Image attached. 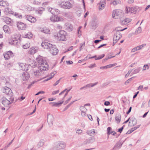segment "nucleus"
Wrapping results in <instances>:
<instances>
[{"instance_id": "obj_1", "label": "nucleus", "mask_w": 150, "mask_h": 150, "mask_svg": "<svg viewBox=\"0 0 150 150\" xmlns=\"http://www.w3.org/2000/svg\"><path fill=\"white\" fill-rule=\"evenodd\" d=\"M41 46L44 49L48 50L52 55H56L58 53V50L56 46L48 42H42Z\"/></svg>"}, {"instance_id": "obj_2", "label": "nucleus", "mask_w": 150, "mask_h": 150, "mask_svg": "<svg viewBox=\"0 0 150 150\" xmlns=\"http://www.w3.org/2000/svg\"><path fill=\"white\" fill-rule=\"evenodd\" d=\"M36 60L38 63L39 69L42 70L48 69V65L45 58L40 56H39L36 58Z\"/></svg>"}, {"instance_id": "obj_3", "label": "nucleus", "mask_w": 150, "mask_h": 150, "mask_svg": "<svg viewBox=\"0 0 150 150\" xmlns=\"http://www.w3.org/2000/svg\"><path fill=\"white\" fill-rule=\"evenodd\" d=\"M66 33L65 31L60 30L58 33H55L54 37L57 41H64L66 40Z\"/></svg>"}, {"instance_id": "obj_4", "label": "nucleus", "mask_w": 150, "mask_h": 150, "mask_svg": "<svg viewBox=\"0 0 150 150\" xmlns=\"http://www.w3.org/2000/svg\"><path fill=\"white\" fill-rule=\"evenodd\" d=\"M126 28H126L123 29L122 30H117L114 33L113 38V44H114L116 43L122 37L121 34L120 33V31H122Z\"/></svg>"}, {"instance_id": "obj_5", "label": "nucleus", "mask_w": 150, "mask_h": 150, "mask_svg": "<svg viewBox=\"0 0 150 150\" xmlns=\"http://www.w3.org/2000/svg\"><path fill=\"white\" fill-rule=\"evenodd\" d=\"M112 16L115 18H120L123 16V13L122 10L116 9L113 11Z\"/></svg>"}, {"instance_id": "obj_6", "label": "nucleus", "mask_w": 150, "mask_h": 150, "mask_svg": "<svg viewBox=\"0 0 150 150\" xmlns=\"http://www.w3.org/2000/svg\"><path fill=\"white\" fill-rule=\"evenodd\" d=\"M60 6L61 7L65 9H69L72 6L71 3L68 1L62 2L60 4Z\"/></svg>"}, {"instance_id": "obj_7", "label": "nucleus", "mask_w": 150, "mask_h": 150, "mask_svg": "<svg viewBox=\"0 0 150 150\" xmlns=\"http://www.w3.org/2000/svg\"><path fill=\"white\" fill-rule=\"evenodd\" d=\"M11 102L5 98H2V104L5 107L8 106V105L11 103L13 102L14 99L13 98H12L11 97Z\"/></svg>"}, {"instance_id": "obj_8", "label": "nucleus", "mask_w": 150, "mask_h": 150, "mask_svg": "<svg viewBox=\"0 0 150 150\" xmlns=\"http://www.w3.org/2000/svg\"><path fill=\"white\" fill-rule=\"evenodd\" d=\"M50 19L52 21L54 22L62 21L63 20V18L56 15H53L51 16Z\"/></svg>"}, {"instance_id": "obj_9", "label": "nucleus", "mask_w": 150, "mask_h": 150, "mask_svg": "<svg viewBox=\"0 0 150 150\" xmlns=\"http://www.w3.org/2000/svg\"><path fill=\"white\" fill-rule=\"evenodd\" d=\"M66 146V143L60 141L56 143V148H57V149L64 148Z\"/></svg>"}, {"instance_id": "obj_10", "label": "nucleus", "mask_w": 150, "mask_h": 150, "mask_svg": "<svg viewBox=\"0 0 150 150\" xmlns=\"http://www.w3.org/2000/svg\"><path fill=\"white\" fill-rule=\"evenodd\" d=\"M54 117L50 114H47V121L50 127H51L53 125V122L54 120Z\"/></svg>"}, {"instance_id": "obj_11", "label": "nucleus", "mask_w": 150, "mask_h": 150, "mask_svg": "<svg viewBox=\"0 0 150 150\" xmlns=\"http://www.w3.org/2000/svg\"><path fill=\"white\" fill-rule=\"evenodd\" d=\"M106 4V0H101L100 2L98 4L99 5L98 8L99 10H103Z\"/></svg>"}, {"instance_id": "obj_12", "label": "nucleus", "mask_w": 150, "mask_h": 150, "mask_svg": "<svg viewBox=\"0 0 150 150\" xmlns=\"http://www.w3.org/2000/svg\"><path fill=\"white\" fill-rule=\"evenodd\" d=\"M2 91L3 93L6 94H9L11 95V97L12 95V92L11 89L5 86L2 89Z\"/></svg>"}, {"instance_id": "obj_13", "label": "nucleus", "mask_w": 150, "mask_h": 150, "mask_svg": "<svg viewBox=\"0 0 150 150\" xmlns=\"http://www.w3.org/2000/svg\"><path fill=\"white\" fill-rule=\"evenodd\" d=\"M25 18L31 23H34L36 21L35 18L31 16L26 15Z\"/></svg>"}, {"instance_id": "obj_14", "label": "nucleus", "mask_w": 150, "mask_h": 150, "mask_svg": "<svg viewBox=\"0 0 150 150\" xmlns=\"http://www.w3.org/2000/svg\"><path fill=\"white\" fill-rule=\"evenodd\" d=\"M26 25L23 23L19 22L17 24V27L19 30H23L25 29Z\"/></svg>"}, {"instance_id": "obj_15", "label": "nucleus", "mask_w": 150, "mask_h": 150, "mask_svg": "<svg viewBox=\"0 0 150 150\" xmlns=\"http://www.w3.org/2000/svg\"><path fill=\"white\" fill-rule=\"evenodd\" d=\"M38 50V48L37 47H33L31 48L30 49L28 52V54H33L36 53Z\"/></svg>"}, {"instance_id": "obj_16", "label": "nucleus", "mask_w": 150, "mask_h": 150, "mask_svg": "<svg viewBox=\"0 0 150 150\" xmlns=\"http://www.w3.org/2000/svg\"><path fill=\"white\" fill-rule=\"evenodd\" d=\"M123 143H121L120 142H117L113 148V150H117L120 149L122 146Z\"/></svg>"}, {"instance_id": "obj_17", "label": "nucleus", "mask_w": 150, "mask_h": 150, "mask_svg": "<svg viewBox=\"0 0 150 150\" xmlns=\"http://www.w3.org/2000/svg\"><path fill=\"white\" fill-rule=\"evenodd\" d=\"M65 26L66 30L69 31H72L73 28V26L69 23H66L65 24Z\"/></svg>"}, {"instance_id": "obj_18", "label": "nucleus", "mask_w": 150, "mask_h": 150, "mask_svg": "<svg viewBox=\"0 0 150 150\" xmlns=\"http://www.w3.org/2000/svg\"><path fill=\"white\" fill-rule=\"evenodd\" d=\"M13 54L12 52L10 51H8L4 54V58L6 59H8L11 57L13 56Z\"/></svg>"}, {"instance_id": "obj_19", "label": "nucleus", "mask_w": 150, "mask_h": 150, "mask_svg": "<svg viewBox=\"0 0 150 150\" xmlns=\"http://www.w3.org/2000/svg\"><path fill=\"white\" fill-rule=\"evenodd\" d=\"M41 70H42L39 69V70H38L34 71V74L35 76L36 77H38L39 76L42 75V73Z\"/></svg>"}, {"instance_id": "obj_20", "label": "nucleus", "mask_w": 150, "mask_h": 150, "mask_svg": "<svg viewBox=\"0 0 150 150\" xmlns=\"http://www.w3.org/2000/svg\"><path fill=\"white\" fill-rule=\"evenodd\" d=\"M96 139L94 137L90 138L87 139L84 142L85 144H87L90 143H92L95 141Z\"/></svg>"}, {"instance_id": "obj_21", "label": "nucleus", "mask_w": 150, "mask_h": 150, "mask_svg": "<svg viewBox=\"0 0 150 150\" xmlns=\"http://www.w3.org/2000/svg\"><path fill=\"white\" fill-rule=\"evenodd\" d=\"M138 7L137 6L129 7V12L131 13H135Z\"/></svg>"}, {"instance_id": "obj_22", "label": "nucleus", "mask_w": 150, "mask_h": 150, "mask_svg": "<svg viewBox=\"0 0 150 150\" xmlns=\"http://www.w3.org/2000/svg\"><path fill=\"white\" fill-rule=\"evenodd\" d=\"M3 29L4 31L6 33H11L10 29L9 27L7 25H4L3 27Z\"/></svg>"}, {"instance_id": "obj_23", "label": "nucleus", "mask_w": 150, "mask_h": 150, "mask_svg": "<svg viewBox=\"0 0 150 150\" xmlns=\"http://www.w3.org/2000/svg\"><path fill=\"white\" fill-rule=\"evenodd\" d=\"M22 76L23 77V81H25L28 79L29 77V75L27 72L23 73Z\"/></svg>"}, {"instance_id": "obj_24", "label": "nucleus", "mask_w": 150, "mask_h": 150, "mask_svg": "<svg viewBox=\"0 0 150 150\" xmlns=\"http://www.w3.org/2000/svg\"><path fill=\"white\" fill-rule=\"evenodd\" d=\"M131 20L128 18H126L123 20H121V23L123 25H126L130 22Z\"/></svg>"}, {"instance_id": "obj_25", "label": "nucleus", "mask_w": 150, "mask_h": 150, "mask_svg": "<svg viewBox=\"0 0 150 150\" xmlns=\"http://www.w3.org/2000/svg\"><path fill=\"white\" fill-rule=\"evenodd\" d=\"M3 21L7 24H9L11 22V19L8 17H5L3 18Z\"/></svg>"}, {"instance_id": "obj_26", "label": "nucleus", "mask_w": 150, "mask_h": 150, "mask_svg": "<svg viewBox=\"0 0 150 150\" xmlns=\"http://www.w3.org/2000/svg\"><path fill=\"white\" fill-rule=\"evenodd\" d=\"M13 42H16V43H17L18 42L17 40H19L20 38V36L19 35H15L13 36Z\"/></svg>"}, {"instance_id": "obj_27", "label": "nucleus", "mask_w": 150, "mask_h": 150, "mask_svg": "<svg viewBox=\"0 0 150 150\" xmlns=\"http://www.w3.org/2000/svg\"><path fill=\"white\" fill-rule=\"evenodd\" d=\"M121 118V116L120 114L119 113L117 114L115 116V120L117 123H119L120 122Z\"/></svg>"}, {"instance_id": "obj_28", "label": "nucleus", "mask_w": 150, "mask_h": 150, "mask_svg": "<svg viewBox=\"0 0 150 150\" xmlns=\"http://www.w3.org/2000/svg\"><path fill=\"white\" fill-rule=\"evenodd\" d=\"M64 102V101H62V102H60V103H52L51 102L49 103V104H52V106L57 107V106H60Z\"/></svg>"}, {"instance_id": "obj_29", "label": "nucleus", "mask_w": 150, "mask_h": 150, "mask_svg": "<svg viewBox=\"0 0 150 150\" xmlns=\"http://www.w3.org/2000/svg\"><path fill=\"white\" fill-rule=\"evenodd\" d=\"M8 3L7 2L4 1L3 0L0 1V6H7Z\"/></svg>"}, {"instance_id": "obj_30", "label": "nucleus", "mask_w": 150, "mask_h": 150, "mask_svg": "<svg viewBox=\"0 0 150 150\" xmlns=\"http://www.w3.org/2000/svg\"><path fill=\"white\" fill-rule=\"evenodd\" d=\"M18 65L20 69L23 70H25V64L24 63H19Z\"/></svg>"}, {"instance_id": "obj_31", "label": "nucleus", "mask_w": 150, "mask_h": 150, "mask_svg": "<svg viewBox=\"0 0 150 150\" xmlns=\"http://www.w3.org/2000/svg\"><path fill=\"white\" fill-rule=\"evenodd\" d=\"M95 132L94 129H92L90 130H88L87 131V133L90 136H92Z\"/></svg>"}, {"instance_id": "obj_32", "label": "nucleus", "mask_w": 150, "mask_h": 150, "mask_svg": "<svg viewBox=\"0 0 150 150\" xmlns=\"http://www.w3.org/2000/svg\"><path fill=\"white\" fill-rule=\"evenodd\" d=\"M44 141L43 139H41L40 140L39 142L38 143L37 146L39 147H41L42 146L44 145Z\"/></svg>"}, {"instance_id": "obj_33", "label": "nucleus", "mask_w": 150, "mask_h": 150, "mask_svg": "<svg viewBox=\"0 0 150 150\" xmlns=\"http://www.w3.org/2000/svg\"><path fill=\"white\" fill-rule=\"evenodd\" d=\"M33 36V34L31 33L30 32H28L25 35L24 37L25 38L30 39Z\"/></svg>"}, {"instance_id": "obj_34", "label": "nucleus", "mask_w": 150, "mask_h": 150, "mask_svg": "<svg viewBox=\"0 0 150 150\" xmlns=\"http://www.w3.org/2000/svg\"><path fill=\"white\" fill-rule=\"evenodd\" d=\"M51 13L53 14V15H55V14H57V12L58 13H58V9H53L52 8V9H51Z\"/></svg>"}, {"instance_id": "obj_35", "label": "nucleus", "mask_w": 150, "mask_h": 150, "mask_svg": "<svg viewBox=\"0 0 150 150\" xmlns=\"http://www.w3.org/2000/svg\"><path fill=\"white\" fill-rule=\"evenodd\" d=\"M44 11V8L42 7H41L39 8L38 10L36 11L37 13L41 15L43 13V11Z\"/></svg>"}, {"instance_id": "obj_36", "label": "nucleus", "mask_w": 150, "mask_h": 150, "mask_svg": "<svg viewBox=\"0 0 150 150\" xmlns=\"http://www.w3.org/2000/svg\"><path fill=\"white\" fill-rule=\"evenodd\" d=\"M41 31L45 34H50V33L49 29L47 28H45L43 30H42Z\"/></svg>"}, {"instance_id": "obj_37", "label": "nucleus", "mask_w": 150, "mask_h": 150, "mask_svg": "<svg viewBox=\"0 0 150 150\" xmlns=\"http://www.w3.org/2000/svg\"><path fill=\"white\" fill-rule=\"evenodd\" d=\"M146 45V44H144L135 47H136V49H137V50H139L141 49H142V47H144Z\"/></svg>"}, {"instance_id": "obj_38", "label": "nucleus", "mask_w": 150, "mask_h": 150, "mask_svg": "<svg viewBox=\"0 0 150 150\" xmlns=\"http://www.w3.org/2000/svg\"><path fill=\"white\" fill-rule=\"evenodd\" d=\"M120 0H114V1L111 3V4H112L114 5H116L120 3Z\"/></svg>"}, {"instance_id": "obj_39", "label": "nucleus", "mask_w": 150, "mask_h": 150, "mask_svg": "<svg viewBox=\"0 0 150 150\" xmlns=\"http://www.w3.org/2000/svg\"><path fill=\"white\" fill-rule=\"evenodd\" d=\"M80 109L81 112H86L87 110L85 106H81Z\"/></svg>"}, {"instance_id": "obj_40", "label": "nucleus", "mask_w": 150, "mask_h": 150, "mask_svg": "<svg viewBox=\"0 0 150 150\" xmlns=\"http://www.w3.org/2000/svg\"><path fill=\"white\" fill-rule=\"evenodd\" d=\"M142 31V28L141 27H138L135 31V33L138 34L140 33Z\"/></svg>"}, {"instance_id": "obj_41", "label": "nucleus", "mask_w": 150, "mask_h": 150, "mask_svg": "<svg viewBox=\"0 0 150 150\" xmlns=\"http://www.w3.org/2000/svg\"><path fill=\"white\" fill-rule=\"evenodd\" d=\"M140 71V69L139 68H137V69H135L132 73V74L133 75V74H137Z\"/></svg>"}, {"instance_id": "obj_42", "label": "nucleus", "mask_w": 150, "mask_h": 150, "mask_svg": "<svg viewBox=\"0 0 150 150\" xmlns=\"http://www.w3.org/2000/svg\"><path fill=\"white\" fill-rule=\"evenodd\" d=\"M30 46V43H26L25 44L23 45V48L26 49L29 47Z\"/></svg>"}, {"instance_id": "obj_43", "label": "nucleus", "mask_w": 150, "mask_h": 150, "mask_svg": "<svg viewBox=\"0 0 150 150\" xmlns=\"http://www.w3.org/2000/svg\"><path fill=\"white\" fill-rule=\"evenodd\" d=\"M149 67L147 64L145 65L144 66L142 69L143 71L149 69Z\"/></svg>"}, {"instance_id": "obj_44", "label": "nucleus", "mask_w": 150, "mask_h": 150, "mask_svg": "<svg viewBox=\"0 0 150 150\" xmlns=\"http://www.w3.org/2000/svg\"><path fill=\"white\" fill-rule=\"evenodd\" d=\"M105 56L104 54H103L100 56H99L98 57L95 58V60H97L101 59Z\"/></svg>"}, {"instance_id": "obj_45", "label": "nucleus", "mask_w": 150, "mask_h": 150, "mask_svg": "<svg viewBox=\"0 0 150 150\" xmlns=\"http://www.w3.org/2000/svg\"><path fill=\"white\" fill-rule=\"evenodd\" d=\"M72 96H70V97L69 98L64 102V104L66 105L67 103L70 100L71 98H72Z\"/></svg>"}, {"instance_id": "obj_46", "label": "nucleus", "mask_w": 150, "mask_h": 150, "mask_svg": "<svg viewBox=\"0 0 150 150\" xmlns=\"http://www.w3.org/2000/svg\"><path fill=\"white\" fill-rule=\"evenodd\" d=\"M14 14L15 16H17V17L20 18H21L22 17V15L19 14L18 13H15Z\"/></svg>"}, {"instance_id": "obj_47", "label": "nucleus", "mask_w": 150, "mask_h": 150, "mask_svg": "<svg viewBox=\"0 0 150 150\" xmlns=\"http://www.w3.org/2000/svg\"><path fill=\"white\" fill-rule=\"evenodd\" d=\"M111 129V128L110 127H108L107 128V132H108V135H109L110 134L112 133V132H110V131Z\"/></svg>"}, {"instance_id": "obj_48", "label": "nucleus", "mask_w": 150, "mask_h": 150, "mask_svg": "<svg viewBox=\"0 0 150 150\" xmlns=\"http://www.w3.org/2000/svg\"><path fill=\"white\" fill-rule=\"evenodd\" d=\"M40 2L39 1H38L35 0L33 2V4H36V5H39L40 4Z\"/></svg>"}, {"instance_id": "obj_49", "label": "nucleus", "mask_w": 150, "mask_h": 150, "mask_svg": "<svg viewBox=\"0 0 150 150\" xmlns=\"http://www.w3.org/2000/svg\"><path fill=\"white\" fill-rule=\"evenodd\" d=\"M132 121V124L133 125H136L137 123V120H136L135 118L133 119Z\"/></svg>"}, {"instance_id": "obj_50", "label": "nucleus", "mask_w": 150, "mask_h": 150, "mask_svg": "<svg viewBox=\"0 0 150 150\" xmlns=\"http://www.w3.org/2000/svg\"><path fill=\"white\" fill-rule=\"evenodd\" d=\"M132 70H129L127 73L125 75V77L126 78L130 74L131 72L132 71Z\"/></svg>"}, {"instance_id": "obj_51", "label": "nucleus", "mask_w": 150, "mask_h": 150, "mask_svg": "<svg viewBox=\"0 0 150 150\" xmlns=\"http://www.w3.org/2000/svg\"><path fill=\"white\" fill-rule=\"evenodd\" d=\"M71 89H69L68 90H67V91H66V93L65 94L64 97H63L62 100H64V98L67 95L68 92L70 91Z\"/></svg>"}, {"instance_id": "obj_52", "label": "nucleus", "mask_w": 150, "mask_h": 150, "mask_svg": "<svg viewBox=\"0 0 150 150\" xmlns=\"http://www.w3.org/2000/svg\"><path fill=\"white\" fill-rule=\"evenodd\" d=\"M98 83V82H96L94 83H90V86L91 87H93L94 86L96 85Z\"/></svg>"}, {"instance_id": "obj_53", "label": "nucleus", "mask_w": 150, "mask_h": 150, "mask_svg": "<svg viewBox=\"0 0 150 150\" xmlns=\"http://www.w3.org/2000/svg\"><path fill=\"white\" fill-rule=\"evenodd\" d=\"M86 112H81V115L82 117H85L86 115Z\"/></svg>"}, {"instance_id": "obj_54", "label": "nucleus", "mask_w": 150, "mask_h": 150, "mask_svg": "<svg viewBox=\"0 0 150 150\" xmlns=\"http://www.w3.org/2000/svg\"><path fill=\"white\" fill-rule=\"evenodd\" d=\"M59 90H58L57 91H53L52 93V95H55L59 93Z\"/></svg>"}, {"instance_id": "obj_55", "label": "nucleus", "mask_w": 150, "mask_h": 150, "mask_svg": "<svg viewBox=\"0 0 150 150\" xmlns=\"http://www.w3.org/2000/svg\"><path fill=\"white\" fill-rule=\"evenodd\" d=\"M104 105L106 106H108L110 105V103L109 101H105L104 103Z\"/></svg>"}, {"instance_id": "obj_56", "label": "nucleus", "mask_w": 150, "mask_h": 150, "mask_svg": "<svg viewBox=\"0 0 150 150\" xmlns=\"http://www.w3.org/2000/svg\"><path fill=\"white\" fill-rule=\"evenodd\" d=\"M96 66V64H92L88 66V67L89 68H92L95 67Z\"/></svg>"}, {"instance_id": "obj_57", "label": "nucleus", "mask_w": 150, "mask_h": 150, "mask_svg": "<svg viewBox=\"0 0 150 150\" xmlns=\"http://www.w3.org/2000/svg\"><path fill=\"white\" fill-rule=\"evenodd\" d=\"M129 7H126L125 8V13L127 14L129 13Z\"/></svg>"}, {"instance_id": "obj_58", "label": "nucleus", "mask_w": 150, "mask_h": 150, "mask_svg": "<svg viewBox=\"0 0 150 150\" xmlns=\"http://www.w3.org/2000/svg\"><path fill=\"white\" fill-rule=\"evenodd\" d=\"M45 93V92L43 91H41L38 92L36 94H35V96H37L38 95H39L40 94V93Z\"/></svg>"}, {"instance_id": "obj_59", "label": "nucleus", "mask_w": 150, "mask_h": 150, "mask_svg": "<svg viewBox=\"0 0 150 150\" xmlns=\"http://www.w3.org/2000/svg\"><path fill=\"white\" fill-rule=\"evenodd\" d=\"M61 79H59V80H57L54 84V86H56L59 83Z\"/></svg>"}, {"instance_id": "obj_60", "label": "nucleus", "mask_w": 150, "mask_h": 150, "mask_svg": "<svg viewBox=\"0 0 150 150\" xmlns=\"http://www.w3.org/2000/svg\"><path fill=\"white\" fill-rule=\"evenodd\" d=\"M123 128H124L123 126H122L121 128H120L118 129V132H119L120 133H121L122 132Z\"/></svg>"}, {"instance_id": "obj_61", "label": "nucleus", "mask_w": 150, "mask_h": 150, "mask_svg": "<svg viewBox=\"0 0 150 150\" xmlns=\"http://www.w3.org/2000/svg\"><path fill=\"white\" fill-rule=\"evenodd\" d=\"M66 63L68 64H73V62L71 61H66Z\"/></svg>"}, {"instance_id": "obj_62", "label": "nucleus", "mask_w": 150, "mask_h": 150, "mask_svg": "<svg viewBox=\"0 0 150 150\" xmlns=\"http://www.w3.org/2000/svg\"><path fill=\"white\" fill-rule=\"evenodd\" d=\"M143 88V86L142 85H140L139 86V87L138 88V90H140V91H142V89Z\"/></svg>"}, {"instance_id": "obj_63", "label": "nucleus", "mask_w": 150, "mask_h": 150, "mask_svg": "<svg viewBox=\"0 0 150 150\" xmlns=\"http://www.w3.org/2000/svg\"><path fill=\"white\" fill-rule=\"evenodd\" d=\"M88 117L89 119L91 121H92L93 120V118L91 115H88Z\"/></svg>"}, {"instance_id": "obj_64", "label": "nucleus", "mask_w": 150, "mask_h": 150, "mask_svg": "<svg viewBox=\"0 0 150 150\" xmlns=\"http://www.w3.org/2000/svg\"><path fill=\"white\" fill-rule=\"evenodd\" d=\"M134 0H128V3L129 4H131L134 2Z\"/></svg>"}]
</instances>
